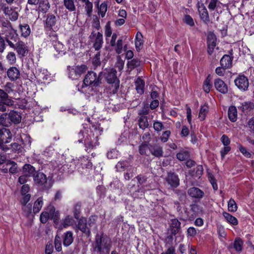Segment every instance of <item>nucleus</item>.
Masks as SVG:
<instances>
[{
	"label": "nucleus",
	"mask_w": 254,
	"mask_h": 254,
	"mask_svg": "<svg viewBox=\"0 0 254 254\" xmlns=\"http://www.w3.org/2000/svg\"><path fill=\"white\" fill-rule=\"evenodd\" d=\"M102 131V128L97 126H93L89 132L86 133V136L84 140L85 150L87 152H90L99 145L98 138L101 135Z\"/></svg>",
	"instance_id": "1"
},
{
	"label": "nucleus",
	"mask_w": 254,
	"mask_h": 254,
	"mask_svg": "<svg viewBox=\"0 0 254 254\" xmlns=\"http://www.w3.org/2000/svg\"><path fill=\"white\" fill-rule=\"evenodd\" d=\"M112 243L111 239L107 235L103 233L97 234L94 243L95 250L99 253H108L112 247Z\"/></svg>",
	"instance_id": "2"
},
{
	"label": "nucleus",
	"mask_w": 254,
	"mask_h": 254,
	"mask_svg": "<svg viewBox=\"0 0 254 254\" xmlns=\"http://www.w3.org/2000/svg\"><path fill=\"white\" fill-rule=\"evenodd\" d=\"M68 77L74 80L78 79L87 70V67L85 64L80 65L68 66Z\"/></svg>",
	"instance_id": "3"
},
{
	"label": "nucleus",
	"mask_w": 254,
	"mask_h": 254,
	"mask_svg": "<svg viewBox=\"0 0 254 254\" xmlns=\"http://www.w3.org/2000/svg\"><path fill=\"white\" fill-rule=\"evenodd\" d=\"M33 180L35 185L41 187L42 189L47 190L51 188V185L47 182L46 176L42 172H37L33 175Z\"/></svg>",
	"instance_id": "4"
},
{
	"label": "nucleus",
	"mask_w": 254,
	"mask_h": 254,
	"mask_svg": "<svg viewBox=\"0 0 254 254\" xmlns=\"http://www.w3.org/2000/svg\"><path fill=\"white\" fill-rule=\"evenodd\" d=\"M100 83L99 77H97V74L93 71H88L85 75L82 87L83 86H88L92 85L93 86H97Z\"/></svg>",
	"instance_id": "5"
},
{
	"label": "nucleus",
	"mask_w": 254,
	"mask_h": 254,
	"mask_svg": "<svg viewBox=\"0 0 254 254\" xmlns=\"http://www.w3.org/2000/svg\"><path fill=\"white\" fill-rule=\"evenodd\" d=\"M77 220V224L74 228L75 232H77L78 230H80L87 237H90L91 233L90 228L87 225V219L85 217H82L80 218H79Z\"/></svg>",
	"instance_id": "6"
},
{
	"label": "nucleus",
	"mask_w": 254,
	"mask_h": 254,
	"mask_svg": "<svg viewBox=\"0 0 254 254\" xmlns=\"http://www.w3.org/2000/svg\"><path fill=\"white\" fill-rule=\"evenodd\" d=\"M45 27L49 30L57 31L59 29L57 17L53 14H48L44 23Z\"/></svg>",
	"instance_id": "7"
},
{
	"label": "nucleus",
	"mask_w": 254,
	"mask_h": 254,
	"mask_svg": "<svg viewBox=\"0 0 254 254\" xmlns=\"http://www.w3.org/2000/svg\"><path fill=\"white\" fill-rule=\"evenodd\" d=\"M4 35V39L8 45L11 48L14 47V43H16L18 41H20L16 30L14 29L10 31L6 32L2 34Z\"/></svg>",
	"instance_id": "8"
},
{
	"label": "nucleus",
	"mask_w": 254,
	"mask_h": 254,
	"mask_svg": "<svg viewBox=\"0 0 254 254\" xmlns=\"http://www.w3.org/2000/svg\"><path fill=\"white\" fill-rule=\"evenodd\" d=\"M117 71L114 68H110L106 70L105 73V77L108 83H114L116 87H119L120 81L118 79L117 75Z\"/></svg>",
	"instance_id": "9"
},
{
	"label": "nucleus",
	"mask_w": 254,
	"mask_h": 254,
	"mask_svg": "<svg viewBox=\"0 0 254 254\" xmlns=\"http://www.w3.org/2000/svg\"><path fill=\"white\" fill-rule=\"evenodd\" d=\"M12 48L16 50L19 58L25 57L29 52L27 46L21 40L18 41L14 45V47Z\"/></svg>",
	"instance_id": "10"
},
{
	"label": "nucleus",
	"mask_w": 254,
	"mask_h": 254,
	"mask_svg": "<svg viewBox=\"0 0 254 254\" xmlns=\"http://www.w3.org/2000/svg\"><path fill=\"white\" fill-rule=\"evenodd\" d=\"M197 8L199 13V17L201 20L205 23L208 24L210 22V17L208 10L202 2H198L197 4Z\"/></svg>",
	"instance_id": "11"
},
{
	"label": "nucleus",
	"mask_w": 254,
	"mask_h": 254,
	"mask_svg": "<svg viewBox=\"0 0 254 254\" xmlns=\"http://www.w3.org/2000/svg\"><path fill=\"white\" fill-rule=\"evenodd\" d=\"M236 86L241 90H247L249 82L248 79L244 75H239L234 81Z\"/></svg>",
	"instance_id": "12"
},
{
	"label": "nucleus",
	"mask_w": 254,
	"mask_h": 254,
	"mask_svg": "<svg viewBox=\"0 0 254 254\" xmlns=\"http://www.w3.org/2000/svg\"><path fill=\"white\" fill-rule=\"evenodd\" d=\"M217 38L214 33L210 32L208 33L207 38V53L211 55L216 46Z\"/></svg>",
	"instance_id": "13"
},
{
	"label": "nucleus",
	"mask_w": 254,
	"mask_h": 254,
	"mask_svg": "<svg viewBox=\"0 0 254 254\" xmlns=\"http://www.w3.org/2000/svg\"><path fill=\"white\" fill-rule=\"evenodd\" d=\"M165 180L171 187L177 188L180 185V179L178 176L174 172H168Z\"/></svg>",
	"instance_id": "14"
},
{
	"label": "nucleus",
	"mask_w": 254,
	"mask_h": 254,
	"mask_svg": "<svg viewBox=\"0 0 254 254\" xmlns=\"http://www.w3.org/2000/svg\"><path fill=\"white\" fill-rule=\"evenodd\" d=\"M214 86L216 89L222 94L228 92V87L225 83L221 79L218 78L214 80Z\"/></svg>",
	"instance_id": "15"
},
{
	"label": "nucleus",
	"mask_w": 254,
	"mask_h": 254,
	"mask_svg": "<svg viewBox=\"0 0 254 254\" xmlns=\"http://www.w3.org/2000/svg\"><path fill=\"white\" fill-rule=\"evenodd\" d=\"M188 193L190 196L197 199H201L204 195V192L196 187L190 188L188 190Z\"/></svg>",
	"instance_id": "16"
},
{
	"label": "nucleus",
	"mask_w": 254,
	"mask_h": 254,
	"mask_svg": "<svg viewBox=\"0 0 254 254\" xmlns=\"http://www.w3.org/2000/svg\"><path fill=\"white\" fill-rule=\"evenodd\" d=\"M238 109L245 114H249L254 110V103L251 101L243 102L238 106Z\"/></svg>",
	"instance_id": "17"
},
{
	"label": "nucleus",
	"mask_w": 254,
	"mask_h": 254,
	"mask_svg": "<svg viewBox=\"0 0 254 254\" xmlns=\"http://www.w3.org/2000/svg\"><path fill=\"white\" fill-rule=\"evenodd\" d=\"M149 150L150 153L155 157H160L163 155L162 147L158 144L151 145L149 144Z\"/></svg>",
	"instance_id": "18"
},
{
	"label": "nucleus",
	"mask_w": 254,
	"mask_h": 254,
	"mask_svg": "<svg viewBox=\"0 0 254 254\" xmlns=\"http://www.w3.org/2000/svg\"><path fill=\"white\" fill-rule=\"evenodd\" d=\"M181 228V222L176 218L172 219L170 223V230L171 234L175 235Z\"/></svg>",
	"instance_id": "19"
},
{
	"label": "nucleus",
	"mask_w": 254,
	"mask_h": 254,
	"mask_svg": "<svg viewBox=\"0 0 254 254\" xmlns=\"http://www.w3.org/2000/svg\"><path fill=\"white\" fill-rule=\"evenodd\" d=\"M7 75L11 81L17 80L20 76V71L16 67H11L7 71Z\"/></svg>",
	"instance_id": "20"
},
{
	"label": "nucleus",
	"mask_w": 254,
	"mask_h": 254,
	"mask_svg": "<svg viewBox=\"0 0 254 254\" xmlns=\"http://www.w3.org/2000/svg\"><path fill=\"white\" fill-rule=\"evenodd\" d=\"M0 23L2 26L1 34L14 30L11 23L8 20L4 18H0Z\"/></svg>",
	"instance_id": "21"
},
{
	"label": "nucleus",
	"mask_w": 254,
	"mask_h": 254,
	"mask_svg": "<svg viewBox=\"0 0 254 254\" xmlns=\"http://www.w3.org/2000/svg\"><path fill=\"white\" fill-rule=\"evenodd\" d=\"M135 89L137 93L139 94L142 95L144 93V89L145 86L144 81L140 77H138L135 81Z\"/></svg>",
	"instance_id": "22"
},
{
	"label": "nucleus",
	"mask_w": 254,
	"mask_h": 254,
	"mask_svg": "<svg viewBox=\"0 0 254 254\" xmlns=\"http://www.w3.org/2000/svg\"><path fill=\"white\" fill-rule=\"evenodd\" d=\"M244 242L240 238H236L234 243L229 246V249H234L237 253H241L243 249Z\"/></svg>",
	"instance_id": "23"
},
{
	"label": "nucleus",
	"mask_w": 254,
	"mask_h": 254,
	"mask_svg": "<svg viewBox=\"0 0 254 254\" xmlns=\"http://www.w3.org/2000/svg\"><path fill=\"white\" fill-rule=\"evenodd\" d=\"M0 137L2 141H5L4 139L11 140L12 134L9 129L2 127H0Z\"/></svg>",
	"instance_id": "24"
},
{
	"label": "nucleus",
	"mask_w": 254,
	"mask_h": 254,
	"mask_svg": "<svg viewBox=\"0 0 254 254\" xmlns=\"http://www.w3.org/2000/svg\"><path fill=\"white\" fill-rule=\"evenodd\" d=\"M137 122L139 127L143 130L149 127V124L147 116H138Z\"/></svg>",
	"instance_id": "25"
},
{
	"label": "nucleus",
	"mask_w": 254,
	"mask_h": 254,
	"mask_svg": "<svg viewBox=\"0 0 254 254\" xmlns=\"http://www.w3.org/2000/svg\"><path fill=\"white\" fill-rule=\"evenodd\" d=\"M38 5L39 11L42 13H46L50 8V4L48 0H41Z\"/></svg>",
	"instance_id": "26"
},
{
	"label": "nucleus",
	"mask_w": 254,
	"mask_h": 254,
	"mask_svg": "<svg viewBox=\"0 0 254 254\" xmlns=\"http://www.w3.org/2000/svg\"><path fill=\"white\" fill-rule=\"evenodd\" d=\"M73 241V233L71 231H67L63 235V245L65 247L70 245Z\"/></svg>",
	"instance_id": "27"
},
{
	"label": "nucleus",
	"mask_w": 254,
	"mask_h": 254,
	"mask_svg": "<svg viewBox=\"0 0 254 254\" xmlns=\"http://www.w3.org/2000/svg\"><path fill=\"white\" fill-rule=\"evenodd\" d=\"M115 45L111 46L112 47L114 48V49L118 54H121L122 52L123 49L125 51L127 50V45H125L123 46V39L122 37L120 38L117 42H115Z\"/></svg>",
	"instance_id": "28"
},
{
	"label": "nucleus",
	"mask_w": 254,
	"mask_h": 254,
	"mask_svg": "<svg viewBox=\"0 0 254 254\" xmlns=\"http://www.w3.org/2000/svg\"><path fill=\"white\" fill-rule=\"evenodd\" d=\"M228 116L229 119L232 122H235L237 120L238 113L235 106H231L229 107L228 111Z\"/></svg>",
	"instance_id": "29"
},
{
	"label": "nucleus",
	"mask_w": 254,
	"mask_h": 254,
	"mask_svg": "<svg viewBox=\"0 0 254 254\" xmlns=\"http://www.w3.org/2000/svg\"><path fill=\"white\" fill-rule=\"evenodd\" d=\"M8 119L14 124H17L21 121V116L18 112L11 111L8 114Z\"/></svg>",
	"instance_id": "30"
},
{
	"label": "nucleus",
	"mask_w": 254,
	"mask_h": 254,
	"mask_svg": "<svg viewBox=\"0 0 254 254\" xmlns=\"http://www.w3.org/2000/svg\"><path fill=\"white\" fill-rule=\"evenodd\" d=\"M23 172L25 175L30 177L36 175V170L35 168L30 164H26L23 167Z\"/></svg>",
	"instance_id": "31"
},
{
	"label": "nucleus",
	"mask_w": 254,
	"mask_h": 254,
	"mask_svg": "<svg viewBox=\"0 0 254 254\" xmlns=\"http://www.w3.org/2000/svg\"><path fill=\"white\" fill-rule=\"evenodd\" d=\"M135 178L137 179L138 184H139L138 186H142L139 189H138V192L140 191L141 193H144V191L145 190L144 186L147 182V178L146 176L140 174L136 176Z\"/></svg>",
	"instance_id": "32"
},
{
	"label": "nucleus",
	"mask_w": 254,
	"mask_h": 254,
	"mask_svg": "<svg viewBox=\"0 0 254 254\" xmlns=\"http://www.w3.org/2000/svg\"><path fill=\"white\" fill-rule=\"evenodd\" d=\"M19 27L21 32V36L26 38L29 36L31 33V29L28 24L24 23L20 24Z\"/></svg>",
	"instance_id": "33"
},
{
	"label": "nucleus",
	"mask_w": 254,
	"mask_h": 254,
	"mask_svg": "<svg viewBox=\"0 0 254 254\" xmlns=\"http://www.w3.org/2000/svg\"><path fill=\"white\" fill-rule=\"evenodd\" d=\"M205 2L207 4V7L210 11L220 7L221 4L219 0H206Z\"/></svg>",
	"instance_id": "34"
},
{
	"label": "nucleus",
	"mask_w": 254,
	"mask_h": 254,
	"mask_svg": "<svg viewBox=\"0 0 254 254\" xmlns=\"http://www.w3.org/2000/svg\"><path fill=\"white\" fill-rule=\"evenodd\" d=\"M232 59L228 55H225L220 60V64L223 68H229L232 64Z\"/></svg>",
	"instance_id": "35"
},
{
	"label": "nucleus",
	"mask_w": 254,
	"mask_h": 254,
	"mask_svg": "<svg viewBox=\"0 0 254 254\" xmlns=\"http://www.w3.org/2000/svg\"><path fill=\"white\" fill-rule=\"evenodd\" d=\"M55 50L61 55H63L66 53V48L60 41H55L53 43Z\"/></svg>",
	"instance_id": "36"
},
{
	"label": "nucleus",
	"mask_w": 254,
	"mask_h": 254,
	"mask_svg": "<svg viewBox=\"0 0 254 254\" xmlns=\"http://www.w3.org/2000/svg\"><path fill=\"white\" fill-rule=\"evenodd\" d=\"M209 112L208 106L205 104L200 107L198 114V118L200 121H203L205 119L207 114Z\"/></svg>",
	"instance_id": "37"
},
{
	"label": "nucleus",
	"mask_w": 254,
	"mask_h": 254,
	"mask_svg": "<svg viewBox=\"0 0 254 254\" xmlns=\"http://www.w3.org/2000/svg\"><path fill=\"white\" fill-rule=\"evenodd\" d=\"M103 43V35L100 32H98L93 45L95 50L98 51L100 50L102 46Z\"/></svg>",
	"instance_id": "38"
},
{
	"label": "nucleus",
	"mask_w": 254,
	"mask_h": 254,
	"mask_svg": "<svg viewBox=\"0 0 254 254\" xmlns=\"http://www.w3.org/2000/svg\"><path fill=\"white\" fill-rule=\"evenodd\" d=\"M49 217L50 218L54 220L55 223L57 224L59 220V212L56 211L54 207H50L49 208Z\"/></svg>",
	"instance_id": "39"
},
{
	"label": "nucleus",
	"mask_w": 254,
	"mask_h": 254,
	"mask_svg": "<svg viewBox=\"0 0 254 254\" xmlns=\"http://www.w3.org/2000/svg\"><path fill=\"white\" fill-rule=\"evenodd\" d=\"M223 216L229 223L235 226L238 225L237 219L230 213L226 212H223Z\"/></svg>",
	"instance_id": "40"
},
{
	"label": "nucleus",
	"mask_w": 254,
	"mask_h": 254,
	"mask_svg": "<svg viewBox=\"0 0 254 254\" xmlns=\"http://www.w3.org/2000/svg\"><path fill=\"white\" fill-rule=\"evenodd\" d=\"M43 205L42 197H39L35 201L33 206V212L34 213H38L41 209Z\"/></svg>",
	"instance_id": "41"
},
{
	"label": "nucleus",
	"mask_w": 254,
	"mask_h": 254,
	"mask_svg": "<svg viewBox=\"0 0 254 254\" xmlns=\"http://www.w3.org/2000/svg\"><path fill=\"white\" fill-rule=\"evenodd\" d=\"M212 87V84L211 82V78L210 75H209L203 82V90L205 92L208 93L210 92Z\"/></svg>",
	"instance_id": "42"
},
{
	"label": "nucleus",
	"mask_w": 254,
	"mask_h": 254,
	"mask_svg": "<svg viewBox=\"0 0 254 254\" xmlns=\"http://www.w3.org/2000/svg\"><path fill=\"white\" fill-rule=\"evenodd\" d=\"M64 4L69 11L73 12L76 10L73 0H64Z\"/></svg>",
	"instance_id": "43"
},
{
	"label": "nucleus",
	"mask_w": 254,
	"mask_h": 254,
	"mask_svg": "<svg viewBox=\"0 0 254 254\" xmlns=\"http://www.w3.org/2000/svg\"><path fill=\"white\" fill-rule=\"evenodd\" d=\"M81 203L78 202L75 203L73 208V213L74 217L76 219H78L81 212Z\"/></svg>",
	"instance_id": "44"
},
{
	"label": "nucleus",
	"mask_w": 254,
	"mask_h": 254,
	"mask_svg": "<svg viewBox=\"0 0 254 254\" xmlns=\"http://www.w3.org/2000/svg\"><path fill=\"white\" fill-rule=\"evenodd\" d=\"M140 65V61L137 59H133L127 62V67L130 70L139 66Z\"/></svg>",
	"instance_id": "45"
},
{
	"label": "nucleus",
	"mask_w": 254,
	"mask_h": 254,
	"mask_svg": "<svg viewBox=\"0 0 254 254\" xmlns=\"http://www.w3.org/2000/svg\"><path fill=\"white\" fill-rule=\"evenodd\" d=\"M78 163H80V165L82 166V168H90L92 167V163L85 157H83L80 158V159L78 160Z\"/></svg>",
	"instance_id": "46"
},
{
	"label": "nucleus",
	"mask_w": 254,
	"mask_h": 254,
	"mask_svg": "<svg viewBox=\"0 0 254 254\" xmlns=\"http://www.w3.org/2000/svg\"><path fill=\"white\" fill-rule=\"evenodd\" d=\"M149 111L150 108L148 104H144L143 107L138 111V116H147Z\"/></svg>",
	"instance_id": "47"
},
{
	"label": "nucleus",
	"mask_w": 254,
	"mask_h": 254,
	"mask_svg": "<svg viewBox=\"0 0 254 254\" xmlns=\"http://www.w3.org/2000/svg\"><path fill=\"white\" fill-rule=\"evenodd\" d=\"M129 164L127 161H121L117 164L116 168L118 171H122L127 168Z\"/></svg>",
	"instance_id": "48"
},
{
	"label": "nucleus",
	"mask_w": 254,
	"mask_h": 254,
	"mask_svg": "<svg viewBox=\"0 0 254 254\" xmlns=\"http://www.w3.org/2000/svg\"><path fill=\"white\" fill-rule=\"evenodd\" d=\"M0 100L5 101L7 103L8 102H13L9 98L7 93L1 89H0Z\"/></svg>",
	"instance_id": "49"
},
{
	"label": "nucleus",
	"mask_w": 254,
	"mask_h": 254,
	"mask_svg": "<svg viewBox=\"0 0 254 254\" xmlns=\"http://www.w3.org/2000/svg\"><path fill=\"white\" fill-rule=\"evenodd\" d=\"M6 59L10 64H14L16 61V55L13 52H8L6 56Z\"/></svg>",
	"instance_id": "50"
},
{
	"label": "nucleus",
	"mask_w": 254,
	"mask_h": 254,
	"mask_svg": "<svg viewBox=\"0 0 254 254\" xmlns=\"http://www.w3.org/2000/svg\"><path fill=\"white\" fill-rule=\"evenodd\" d=\"M228 209L229 211L235 212L237 210V205L234 199L231 198L228 202Z\"/></svg>",
	"instance_id": "51"
},
{
	"label": "nucleus",
	"mask_w": 254,
	"mask_h": 254,
	"mask_svg": "<svg viewBox=\"0 0 254 254\" xmlns=\"http://www.w3.org/2000/svg\"><path fill=\"white\" fill-rule=\"evenodd\" d=\"M190 157L189 152L187 151H183L177 154V158L180 161H185Z\"/></svg>",
	"instance_id": "52"
},
{
	"label": "nucleus",
	"mask_w": 254,
	"mask_h": 254,
	"mask_svg": "<svg viewBox=\"0 0 254 254\" xmlns=\"http://www.w3.org/2000/svg\"><path fill=\"white\" fill-rule=\"evenodd\" d=\"M107 4L106 2H102L98 7V13L102 17L105 16L107 10Z\"/></svg>",
	"instance_id": "53"
},
{
	"label": "nucleus",
	"mask_w": 254,
	"mask_h": 254,
	"mask_svg": "<svg viewBox=\"0 0 254 254\" xmlns=\"http://www.w3.org/2000/svg\"><path fill=\"white\" fill-rule=\"evenodd\" d=\"M238 147L240 150V151L242 153V154L245 156L246 157L248 158H250L252 156L251 153L249 152L246 147L243 146L241 144H238Z\"/></svg>",
	"instance_id": "54"
},
{
	"label": "nucleus",
	"mask_w": 254,
	"mask_h": 254,
	"mask_svg": "<svg viewBox=\"0 0 254 254\" xmlns=\"http://www.w3.org/2000/svg\"><path fill=\"white\" fill-rule=\"evenodd\" d=\"M153 128L157 132H160L164 128V125L161 121H154L153 123Z\"/></svg>",
	"instance_id": "55"
},
{
	"label": "nucleus",
	"mask_w": 254,
	"mask_h": 254,
	"mask_svg": "<svg viewBox=\"0 0 254 254\" xmlns=\"http://www.w3.org/2000/svg\"><path fill=\"white\" fill-rule=\"evenodd\" d=\"M85 3V10L86 11L87 14L90 16L92 12L93 8V4L91 2H90L89 0H86L84 1Z\"/></svg>",
	"instance_id": "56"
},
{
	"label": "nucleus",
	"mask_w": 254,
	"mask_h": 254,
	"mask_svg": "<svg viewBox=\"0 0 254 254\" xmlns=\"http://www.w3.org/2000/svg\"><path fill=\"white\" fill-rule=\"evenodd\" d=\"M183 21L190 27L194 26V22L192 18L190 15H185Z\"/></svg>",
	"instance_id": "57"
},
{
	"label": "nucleus",
	"mask_w": 254,
	"mask_h": 254,
	"mask_svg": "<svg viewBox=\"0 0 254 254\" xmlns=\"http://www.w3.org/2000/svg\"><path fill=\"white\" fill-rule=\"evenodd\" d=\"M11 150L13 152H21L22 150V147L17 143H12L10 145Z\"/></svg>",
	"instance_id": "58"
},
{
	"label": "nucleus",
	"mask_w": 254,
	"mask_h": 254,
	"mask_svg": "<svg viewBox=\"0 0 254 254\" xmlns=\"http://www.w3.org/2000/svg\"><path fill=\"white\" fill-rule=\"evenodd\" d=\"M55 247L58 252H60L62 250V243L61 238L60 236L57 235L55 239Z\"/></svg>",
	"instance_id": "59"
},
{
	"label": "nucleus",
	"mask_w": 254,
	"mask_h": 254,
	"mask_svg": "<svg viewBox=\"0 0 254 254\" xmlns=\"http://www.w3.org/2000/svg\"><path fill=\"white\" fill-rule=\"evenodd\" d=\"M73 219L69 215L67 216L63 220L62 225L64 228H66L72 225Z\"/></svg>",
	"instance_id": "60"
},
{
	"label": "nucleus",
	"mask_w": 254,
	"mask_h": 254,
	"mask_svg": "<svg viewBox=\"0 0 254 254\" xmlns=\"http://www.w3.org/2000/svg\"><path fill=\"white\" fill-rule=\"evenodd\" d=\"M49 218H50L49 214L47 211H44L41 213L40 217L41 223H46Z\"/></svg>",
	"instance_id": "61"
},
{
	"label": "nucleus",
	"mask_w": 254,
	"mask_h": 254,
	"mask_svg": "<svg viewBox=\"0 0 254 254\" xmlns=\"http://www.w3.org/2000/svg\"><path fill=\"white\" fill-rule=\"evenodd\" d=\"M171 134V131L170 130H166L164 131L160 136V140L163 142H166L169 139Z\"/></svg>",
	"instance_id": "62"
},
{
	"label": "nucleus",
	"mask_w": 254,
	"mask_h": 254,
	"mask_svg": "<svg viewBox=\"0 0 254 254\" xmlns=\"http://www.w3.org/2000/svg\"><path fill=\"white\" fill-rule=\"evenodd\" d=\"M149 149V144L146 143H142L139 146V151L140 154L144 155L146 154V151Z\"/></svg>",
	"instance_id": "63"
},
{
	"label": "nucleus",
	"mask_w": 254,
	"mask_h": 254,
	"mask_svg": "<svg viewBox=\"0 0 254 254\" xmlns=\"http://www.w3.org/2000/svg\"><path fill=\"white\" fill-rule=\"evenodd\" d=\"M220 140L224 146H229L231 141L227 135L223 134L221 137Z\"/></svg>",
	"instance_id": "64"
}]
</instances>
